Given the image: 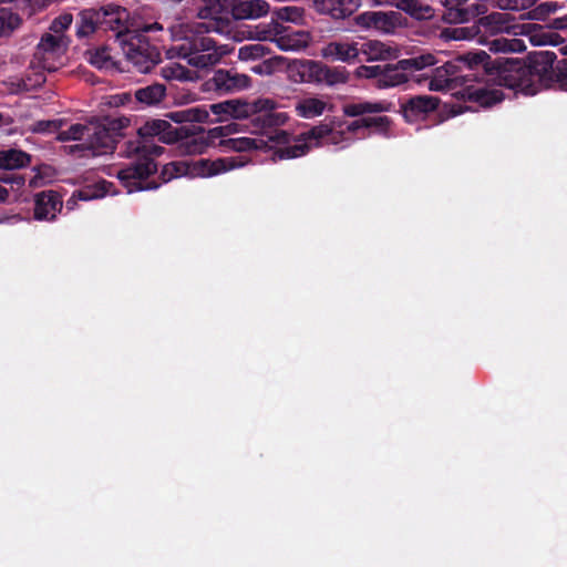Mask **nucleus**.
Wrapping results in <instances>:
<instances>
[{"mask_svg": "<svg viewBox=\"0 0 567 567\" xmlns=\"http://www.w3.org/2000/svg\"><path fill=\"white\" fill-rule=\"evenodd\" d=\"M197 18L202 22L189 24V33L184 42L173 49L188 64L205 69L217 64L228 53L225 47H218L216 41L204 33H227L230 22L235 20L258 19L266 16L270 6L265 0H193Z\"/></svg>", "mask_w": 567, "mask_h": 567, "instance_id": "f257e3e1", "label": "nucleus"}, {"mask_svg": "<svg viewBox=\"0 0 567 567\" xmlns=\"http://www.w3.org/2000/svg\"><path fill=\"white\" fill-rule=\"evenodd\" d=\"M195 125L174 127L168 121L153 118L137 130V140L127 141L123 151L135 162L121 168L116 176L128 194L158 188L159 184L148 178L157 172L154 158L162 155L164 147L154 144V140L164 144L181 143L186 152L187 141L195 135Z\"/></svg>", "mask_w": 567, "mask_h": 567, "instance_id": "f03ea898", "label": "nucleus"}, {"mask_svg": "<svg viewBox=\"0 0 567 567\" xmlns=\"http://www.w3.org/2000/svg\"><path fill=\"white\" fill-rule=\"evenodd\" d=\"M209 112L217 116L216 121L218 122L227 121L229 117L234 120L251 118L252 133L267 134L268 130L274 128L276 135H270V140L276 138L278 143H285L288 140V134L285 131H277L278 127L286 124L288 115L277 112L276 102L267 97H259L252 102L231 99L208 106L196 105L168 112L166 117L177 124L205 123L209 117Z\"/></svg>", "mask_w": 567, "mask_h": 567, "instance_id": "7ed1b4c3", "label": "nucleus"}, {"mask_svg": "<svg viewBox=\"0 0 567 567\" xmlns=\"http://www.w3.org/2000/svg\"><path fill=\"white\" fill-rule=\"evenodd\" d=\"M556 59L553 51L532 52L526 59L496 56L492 80L526 95H535L543 87L553 86L567 92V58L555 64Z\"/></svg>", "mask_w": 567, "mask_h": 567, "instance_id": "20e7f679", "label": "nucleus"}, {"mask_svg": "<svg viewBox=\"0 0 567 567\" xmlns=\"http://www.w3.org/2000/svg\"><path fill=\"white\" fill-rule=\"evenodd\" d=\"M495 66L496 58L492 59L485 51H468L436 68L429 87L432 91H442L460 85L461 89L453 94L457 100L478 106H493L504 100L503 91L491 89L482 83L468 82H472L471 78L476 76L480 72L493 78Z\"/></svg>", "mask_w": 567, "mask_h": 567, "instance_id": "39448f33", "label": "nucleus"}, {"mask_svg": "<svg viewBox=\"0 0 567 567\" xmlns=\"http://www.w3.org/2000/svg\"><path fill=\"white\" fill-rule=\"evenodd\" d=\"M134 29V19L124 7L107 3L100 8L84 9L79 13L76 35L87 37L95 31H113L120 43V33L128 34Z\"/></svg>", "mask_w": 567, "mask_h": 567, "instance_id": "423d86ee", "label": "nucleus"}, {"mask_svg": "<svg viewBox=\"0 0 567 567\" xmlns=\"http://www.w3.org/2000/svg\"><path fill=\"white\" fill-rule=\"evenodd\" d=\"M435 56L431 53L402 59L394 64L369 65L360 68V75L374 79L379 89L401 85L409 80V75L415 71L435 64Z\"/></svg>", "mask_w": 567, "mask_h": 567, "instance_id": "0eeeda50", "label": "nucleus"}, {"mask_svg": "<svg viewBox=\"0 0 567 567\" xmlns=\"http://www.w3.org/2000/svg\"><path fill=\"white\" fill-rule=\"evenodd\" d=\"M243 156L220 157L217 159L199 158L171 162L163 166L159 177L167 183L174 177L188 175L190 177H212L245 165Z\"/></svg>", "mask_w": 567, "mask_h": 567, "instance_id": "6e6552de", "label": "nucleus"}, {"mask_svg": "<svg viewBox=\"0 0 567 567\" xmlns=\"http://www.w3.org/2000/svg\"><path fill=\"white\" fill-rule=\"evenodd\" d=\"M124 55L141 72H148L152 66L161 60V54L156 47L151 45L146 35L138 30H131L128 34L120 33V43Z\"/></svg>", "mask_w": 567, "mask_h": 567, "instance_id": "1a4fd4ad", "label": "nucleus"}, {"mask_svg": "<svg viewBox=\"0 0 567 567\" xmlns=\"http://www.w3.org/2000/svg\"><path fill=\"white\" fill-rule=\"evenodd\" d=\"M68 43L63 35H54L53 33H44L38 45L35 47L32 64L53 72L62 65V56L65 54Z\"/></svg>", "mask_w": 567, "mask_h": 567, "instance_id": "9d476101", "label": "nucleus"}, {"mask_svg": "<svg viewBox=\"0 0 567 567\" xmlns=\"http://www.w3.org/2000/svg\"><path fill=\"white\" fill-rule=\"evenodd\" d=\"M405 19L398 11H365L354 18L355 24L364 30L393 34L403 27Z\"/></svg>", "mask_w": 567, "mask_h": 567, "instance_id": "9b49d317", "label": "nucleus"}, {"mask_svg": "<svg viewBox=\"0 0 567 567\" xmlns=\"http://www.w3.org/2000/svg\"><path fill=\"white\" fill-rule=\"evenodd\" d=\"M477 21L472 27H461L453 30V39L465 40L473 39L484 29L485 33L497 34L509 29L511 18L507 13L492 12L487 16L477 17Z\"/></svg>", "mask_w": 567, "mask_h": 567, "instance_id": "f8f14e48", "label": "nucleus"}, {"mask_svg": "<svg viewBox=\"0 0 567 567\" xmlns=\"http://www.w3.org/2000/svg\"><path fill=\"white\" fill-rule=\"evenodd\" d=\"M251 83L252 80L249 75L238 73L235 69H219L204 83V87L206 91L228 94L247 90L251 86Z\"/></svg>", "mask_w": 567, "mask_h": 567, "instance_id": "ddd939ff", "label": "nucleus"}, {"mask_svg": "<svg viewBox=\"0 0 567 567\" xmlns=\"http://www.w3.org/2000/svg\"><path fill=\"white\" fill-rule=\"evenodd\" d=\"M120 130L121 125L116 121H111L107 125L90 127L86 138L87 148L97 155L113 153L121 136Z\"/></svg>", "mask_w": 567, "mask_h": 567, "instance_id": "4468645a", "label": "nucleus"}, {"mask_svg": "<svg viewBox=\"0 0 567 567\" xmlns=\"http://www.w3.org/2000/svg\"><path fill=\"white\" fill-rule=\"evenodd\" d=\"M237 123H228L226 125L216 126L208 130L207 132L200 127L195 126V135L187 141L186 153L187 154H202L210 145H216L217 140H224L223 137L229 136L238 132Z\"/></svg>", "mask_w": 567, "mask_h": 567, "instance_id": "2eb2a0df", "label": "nucleus"}, {"mask_svg": "<svg viewBox=\"0 0 567 567\" xmlns=\"http://www.w3.org/2000/svg\"><path fill=\"white\" fill-rule=\"evenodd\" d=\"M322 62L309 59H296L288 63L287 75L293 83L320 84Z\"/></svg>", "mask_w": 567, "mask_h": 567, "instance_id": "dca6fc26", "label": "nucleus"}, {"mask_svg": "<svg viewBox=\"0 0 567 567\" xmlns=\"http://www.w3.org/2000/svg\"><path fill=\"white\" fill-rule=\"evenodd\" d=\"M440 104V99L431 95H416L410 97L401 104L404 118L410 122H416L424 118L429 113L434 112Z\"/></svg>", "mask_w": 567, "mask_h": 567, "instance_id": "f3484780", "label": "nucleus"}, {"mask_svg": "<svg viewBox=\"0 0 567 567\" xmlns=\"http://www.w3.org/2000/svg\"><path fill=\"white\" fill-rule=\"evenodd\" d=\"M361 3L362 0H313V8L334 20H344L351 17Z\"/></svg>", "mask_w": 567, "mask_h": 567, "instance_id": "a211bd4d", "label": "nucleus"}, {"mask_svg": "<svg viewBox=\"0 0 567 567\" xmlns=\"http://www.w3.org/2000/svg\"><path fill=\"white\" fill-rule=\"evenodd\" d=\"M62 208L60 195L54 190H44L35 195L34 218L38 220H51L55 213Z\"/></svg>", "mask_w": 567, "mask_h": 567, "instance_id": "6ab92c4d", "label": "nucleus"}, {"mask_svg": "<svg viewBox=\"0 0 567 567\" xmlns=\"http://www.w3.org/2000/svg\"><path fill=\"white\" fill-rule=\"evenodd\" d=\"M321 55L328 60L342 61L347 63H351L357 60L360 61L358 42H329L321 49Z\"/></svg>", "mask_w": 567, "mask_h": 567, "instance_id": "aec40b11", "label": "nucleus"}, {"mask_svg": "<svg viewBox=\"0 0 567 567\" xmlns=\"http://www.w3.org/2000/svg\"><path fill=\"white\" fill-rule=\"evenodd\" d=\"M374 2L395 7L417 20H427L434 17V9L419 0H374Z\"/></svg>", "mask_w": 567, "mask_h": 567, "instance_id": "412c9836", "label": "nucleus"}, {"mask_svg": "<svg viewBox=\"0 0 567 567\" xmlns=\"http://www.w3.org/2000/svg\"><path fill=\"white\" fill-rule=\"evenodd\" d=\"M359 56L363 55L365 61H385L396 58L398 50L378 40L358 42Z\"/></svg>", "mask_w": 567, "mask_h": 567, "instance_id": "4be33fe9", "label": "nucleus"}, {"mask_svg": "<svg viewBox=\"0 0 567 567\" xmlns=\"http://www.w3.org/2000/svg\"><path fill=\"white\" fill-rule=\"evenodd\" d=\"M342 135L343 132L336 131L326 123L312 126L308 132L303 133L306 140L316 141L317 144H338Z\"/></svg>", "mask_w": 567, "mask_h": 567, "instance_id": "5701e85b", "label": "nucleus"}, {"mask_svg": "<svg viewBox=\"0 0 567 567\" xmlns=\"http://www.w3.org/2000/svg\"><path fill=\"white\" fill-rule=\"evenodd\" d=\"M390 103L386 102H358L343 105V113L350 117H358L364 114H374L390 111Z\"/></svg>", "mask_w": 567, "mask_h": 567, "instance_id": "b1692460", "label": "nucleus"}, {"mask_svg": "<svg viewBox=\"0 0 567 567\" xmlns=\"http://www.w3.org/2000/svg\"><path fill=\"white\" fill-rule=\"evenodd\" d=\"M327 102L315 96L299 100L295 105L296 114L303 118H313L324 113Z\"/></svg>", "mask_w": 567, "mask_h": 567, "instance_id": "393cba45", "label": "nucleus"}, {"mask_svg": "<svg viewBox=\"0 0 567 567\" xmlns=\"http://www.w3.org/2000/svg\"><path fill=\"white\" fill-rule=\"evenodd\" d=\"M138 103L147 106L156 105L163 101L166 95V86L159 83H153L140 87L134 93Z\"/></svg>", "mask_w": 567, "mask_h": 567, "instance_id": "a878e982", "label": "nucleus"}, {"mask_svg": "<svg viewBox=\"0 0 567 567\" xmlns=\"http://www.w3.org/2000/svg\"><path fill=\"white\" fill-rule=\"evenodd\" d=\"M31 162V156L20 150L10 148L0 151V168L1 169H19L27 167Z\"/></svg>", "mask_w": 567, "mask_h": 567, "instance_id": "bb28decb", "label": "nucleus"}, {"mask_svg": "<svg viewBox=\"0 0 567 567\" xmlns=\"http://www.w3.org/2000/svg\"><path fill=\"white\" fill-rule=\"evenodd\" d=\"M349 80V73L346 68L342 66H329L322 63V72L320 84L328 86H334L338 84H344Z\"/></svg>", "mask_w": 567, "mask_h": 567, "instance_id": "cd10ccee", "label": "nucleus"}, {"mask_svg": "<svg viewBox=\"0 0 567 567\" xmlns=\"http://www.w3.org/2000/svg\"><path fill=\"white\" fill-rule=\"evenodd\" d=\"M217 145L224 150L234 152H247L259 148L258 140L250 137H229L220 140Z\"/></svg>", "mask_w": 567, "mask_h": 567, "instance_id": "c85d7f7f", "label": "nucleus"}, {"mask_svg": "<svg viewBox=\"0 0 567 567\" xmlns=\"http://www.w3.org/2000/svg\"><path fill=\"white\" fill-rule=\"evenodd\" d=\"M277 43L282 51H297L308 45V34L305 32L284 34L277 39Z\"/></svg>", "mask_w": 567, "mask_h": 567, "instance_id": "c756f323", "label": "nucleus"}, {"mask_svg": "<svg viewBox=\"0 0 567 567\" xmlns=\"http://www.w3.org/2000/svg\"><path fill=\"white\" fill-rule=\"evenodd\" d=\"M305 10L296 6H285L275 8L271 12L272 20L298 23L303 19Z\"/></svg>", "mask_w": 567, "mask_h": 567, "instance_id": "7c9ffc66", "label": "nucleus"}, {"mask_svg": "<svg viewBox=\"0 0 567 567\" xmlns=\"http://www.w3.org/2000/svg\"><path fill=\"white\" fill-rule=\"evenodd\" d=\"M269 48L262 43H250L239 48L238 58L241 61L258 60L269 54Z\"/></svg>", "mask_w": 567, "mask_h": 567, "instance_id": "2f4dec72", "label": "nucleus"}, {"mask_svg": "<svg viewBox=\"0 0 567 567\" xmlns=\"http://www.w3.org/2000/svg\"><path fill=\"white\" fill-rule=\"evenodd\" d=\"M560 8H563V6H560L557 1L542 2L527 12V18L530 20L544 21Z\"/></svg>", "mask_w": 567, "mask_h": 567, "instance_id": "473e14b6", "label": "nucleus"}, {"mask_svg": "<svg viewBox=\"0 0 567 567\" xmlns=\"http://www.w3.org/2000/svg\"><path fill=\"white\" fill-rule=\"evenodd\" d=\"M89 128V126L82 124H72L68 130L59 132L58 140L66 142L87 138Z\"/></svg>", "mask_w": 567, "mask_h": 567, "instance_id": "72a5a7b5", "label": "nucleus"}, {"mask_svg": "<svg viewBox=\"0 0 567 567\" xmlns=\"http://www.w3.org/2000/svg\"><path fill=\"white\" fill-rule=\"evenodd\" d=\"M525 48L518 39L507 40L504 38L495 39L489 43V49L494 52H515Z\"/></svg>", "mask_w": 567, "mask_h": 567, "instance_id": "f704fd0d", "label": "nucleus"}, {"mask_svg": "<svg viewBox=\"0 0 567 567\" xmlns=\"http://www.w3.org/2000/svg\"><path fill=\"white\" fill-rule=\"evenodd\" d=\"M539 0H496V6L503 11H523L534 7Z\"/></svg>", "mask_w": 567, "mask_h": 567, "instance_id": "c9c22d12", "label": "nucleus"}, {"mask_svg": "<svg viewBox=\"0 0 567 567\" xmlns=\"http://www.w3.org/2000/svg\"><path fill=\"white\" fill-rule=\"evenodd\" d=\"M89 62L97 69H106L111 63L107 48L95 49L90 52Z\"/></svg>", "mask_w": 567, "mask_h": 567, "instance_id": "e433bc0d", "label": "nucleus"}, {"mask_svg": "<svg viewBox=\"0 0 567 567\" xmlns=\"http://www.w3.org/2000/svg\"><path fill=\"white\" fill-rule=\"evenodd\" d=\"M309 150V146L306 143H298L295 145L284 146L278 150V155L280 158H296L305 155Z\"/></svg>", "mask_w": 567, "mask_h": 567, "instance_id": "4c0bfd02", "label": "nucleus"}, {"mask_svg": "<svg viewBox=\"0 0 567 567\" xmlns=\"http://www.w3.org/2000/svg\"><path fill=\"white\" fill-rule=\"evenodd\" d=\"M72 14H61L51 22L50 30L54 35H63L62 33L72 24Z\"/></svg>", "mask_w": 567, "mask_h": 567, "instance_id": "58836bf2", "label": "nucleus"}, {"mask_svg": "<svg viewBox=\"0 0 567 567\" xmlns=\"http://www.w3.org/2000/svg\"><path fill=\"white\" fill-rule=\"evenodd\" d=\"M188 72L189 71L186 68L179 64H174L162 69V75L167 80H185L187 79Z\"/></svg>", "mask_w": 567, "mask_h": 567, "instance_id": "ea45409f", "label": "nucleus"}, {"mask_svg": "<svg viewBox=\"0 0 567 567\" xmlns=\"http://www.w3.org/2000/svg\"><path fill=\"white\" fill-rule=\"evenodd\" d=\"M106 182H103L102 184H99L94 187H85L83 189H80L78 192V196L81 200H90L93 198L102 197L105 194V186Z\"/></svg>", "mask_w": 567, "mask_h": 567, "instance_id": "a19ab883", "label": "nucleus"}, {"mask_svg": "<svg viewBox=\"0 0 567 567\" xmlns=\"http://www.w3.org/2000/svg\"><path fill=\"white\" fill-rule=\"evenodd\" d=\"M367 128H375L378 132L383 133L388 131L391 120L389 116H374V117H365Z\"/></svg>", "mask_w": 567, "mask_h": 567, "instance_id": "79ce46f5", "label": "nucleus"}, {"mask_svg": "<svg viewBox=\"0 0 567 567\" xmlns=\"http://www.w3.org/2000/svg\"><path fill=\"white\" fill-rule=\"evenodd\" d=\"M59 121H38L34 124V131L38 133H53L60 128Z\"/></svg>", "mask_w": 567, "mask_h": 567, "instance_id": "37998d69", "label": "nucleus"}, {"mask_svg": "<svg viewBox=\"0 0 567 567\" xmlns=\"http://www.w3.org/2000/svg\"><path fill=\"white\" fill-rule=\"evenodd\" d=\"M134 29L138 30L140 33H143L145 35V33L148 32L159 31L163 29V27L158 22L137 24L134 21Z\"/></svg>", "mask_w": 567, "mask_h": 567, "instance_id": "c03bdc74", "label": "nucleus"}, {"mask_svg": "<svg viewBox=\"0 0 567 567\" xmlns=\"http://www.w3.org/2000/svg\"><path fill=\"white\" fill-rule=\"evenodd\" d=\"M367 124L368 123L365 121V117H361L359 120H355V121H352L351 123H349L347 126V131L350 133H354L360 128H367Z\"/></svg>", "mask_w": 567, "mask_h": 567, "instance_id": "a18cd8bd", "label": "nucleus"}, {"mask_svg": "<svg viewBox=\"0 0 567 567\" xmlns=\"http://www.w3.org/2000/svg\"><path fill=\"white\" fill-rule=\"evenodd\" d=\"M550 27L556 30L567 29V14L560 18H556L551 21Z\"/></svg>", "mask_w": 567, "mask_h": 567, "instance_id": "49530a36", "label": "nucleus"}, {"mask_svg": "<svg viewBox=\"0 0 567 567\" xmlns=\"http://www.w3.org/2000/svg\"><path fill=\"white\" fill-rule=\"evenodd\" d=\"M9 197V192L7 188L0 186V203H6Z\"/></svg>", "mask_w": 567, "mask_h": 567, "instance_id": "de8ad7c7", "label": "nucleus"}, {"mask_svg": "<svg viewBox=\"0 0 567 567\" xmlns=\"http://www.w3.org/2000/svg\"><path fill=\"white\" fill-rule=\"evenodd\" d=\"M251 71H254L255 73L257 74H262V65L261 64H258V65H255L251 68Z\"/></svg>", "mask_w": 567, "mask_h": 567, "instance_id": "09e8293b", "label": "nucleus"}, {"mask_svg": "<svg viewBox=\"0 0 567 567\" xmlns=\"http://www.w3.org/2000/svg\"><path fill=\"white\" fill-rule=\"evenodd\" d=\"M4 124V115L0 112V127Z\"/></svg>", "mask_w": 567, "mask_h": 567, "instance_id": "8fccbe9b", "label": "nucleus"}, {"mask_svg": "<svg viewBox=\"0 0 567 567\" xmlns=\"http://www.w3.org/2000/svg\"><path fill=\"white\" fill-rule=\"evenodd\" d=\"M470 109H473L474 103H471ZM476 107H480L477 104H475Z\"/></svg>", "mask_w": 567, "mask_h": 567, "instance_id": "3c124183", "label": "nucleus"}, {"mask_svg": "<svg viewBox=\"0 0 567 567\" xmlns=\"http://www.w3.org/2000/svg\"><path fill=\"white\" fill-rule=\"evenodd\" d=\"M564 54L567 55V45L565 47Z\"/></svg>", "mask_w": 567, "mask_h": 567, "instance_id": "603ef678", "label": "nucleus"}]
</instances>
